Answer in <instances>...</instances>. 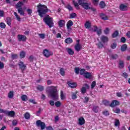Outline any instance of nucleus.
Listing matches in <instances>:
<instances>
[{
  "label": "nucleus",
  "instance_id": "f257e3e1",
  "mask_svg": "<svg viewBox=\"0 0 130 130\" xmlns=\"http://www.w3.org/2000/svg\"><path fill=\"white\" fill-rule=\"evenodd\" d=\"M46 91L50 95V97L54 101H57L58 100V91H57V89L53 86H48Z\"/></svg>",
  "mask_w": 130,
  "mask_h": 130
},
{
  "label": "nucleus",
  "instance_id": "f03ea898",
  "mask_svg": "<svg viewBox=\"0 0 130 130\" xmlns=\"http://www.w3.org/2000/svg\"><path fill=\"white\" fill-rule=\"evenodd\" d=\"M37 11L39 13V16H40L41 18L43 17V15H45L47 12H48V9H47V7L45 5H42L40 4L39 5L37 6Z\"/></svg>",
  "mask_w": 130,
  "mask_h": 130
},
{
  "label": "nucleus",
  "instance_id": "7ed1b4c3",
  "mask_svg": "<svg viewBox=\"0 0 130 130\" xmlns=\"http://www.w3.org/2000/svg\"><path fill=\"white\" fill-rule=\"evenodd\" d=\"M80 6H81L86 10H91L92 12H95L96 9L91 7V5L88 4L86 0H77Z\"/></svg>",
  "mask_w": 130,
  "mask_h": 130
},
{
  "label": "nucleus",
  "instance_id": "20e7f679",
  "mask_svg": "<svg viewBox=\"0 0 130 130\" xmlns=\"http://www.w3.org/2000/svg\"><path fill=\"white\" fill-rule=\"evenodd\" d=\"M37 126H40L41 129L43 130L46 127V130H54L53 128H52V126H48L46 127V125H45V123L41 121L40 120H38L36 122Z\"/></svg>",
  "mask_w": 130,
  "mask_h": 130
},
{
  "label": "nucleus",
  "instance_id": "39448f33",
  "mask_svg": "<svg viewBox=\"0 0 130 130\" xmlns=\"http://www.w3.org/2000/svg\"><path fill=\"white\" fill-rule=\"evenodd\" d=\"M44 22L48 25V26L51 28V27H53V19L52 17H50L49 15H47L45 16V17L44 18Z\"/></svg>",
  "mask_w": 130,
  "mask_h": 130
},
{
  "label": "nucleus",
  "instance_id": "423d86ee",
  "mask_svg": "<svg viewBox=\"0 0 130 130\" xmlns=\"http://www.w3.org/2000/svg\"><path fill=\"white\" fill-rule=\"evenodd\" d=\"M18 40L19 42L22 41V42H26L27 40V37L23 35H18L17 36Z\"/></svg>",
  "mask_w": 130,
  "mask_h": 130
},
{
  "label": "nucleus",
  "instance_id": "0eeeda50",
  "mask_svg": "<svg viewBox=\"0 0 130 130\" xmlns=\"http://www.w3.org/2000/svg\"><path fill=\"white\" fill-rule=\"evenodd\" d=\"M18 66H19V69L21 70L22 72L24 73V71H25V70H26V68H27L26 65L24 64L23 61H20L18 63Z\"/></svg>",
  "mask_w": 130,
  "mask_h": 130
},
{
  "label": "nucleus",
  "instance_id": "6e6552de",
  "mask_svg": "<svg viewBox=\"0 0 130 130\" xmlns=\"http://www.w3.org/2000/svg\"><path fill=\"white\" fill-rule=\"evenodd\" d=\"M43 54L45 57H49L50 55H52V52H50L47 49H45L43 51Z\"/></svg>",
  "mask_w": 130,
  "mask_h": 130
},
{
  "label": "nucleus",
  "instance_id": "1a4fd4ad",
  "mask_svg": "<svg viewBox=\"0 0 130 130\" xmlns=\"http://www.w3.org/2000/svg\"><path fill=\"white\" fill-rule=\"evenodd\" d=\"M119 105V101L117 100H114L112 102L111 104L109 105L110 107H115V106H117Z\"/></svg>",
  "mask_w": 130,
  "mask_h": 130
},
{
  "label": "nucleus",
  "instance_id": "9d476101",
  "mask_svg": "<svg viewBox=\"0 0 130 130\" xmlns=\"http://www.w3.org/2000/svg\"><path fill=\"white\" fill-rule=\"evenodd\" d=\"M15 114L16 113H15V111H7L6 115H7V116H10V117H14Z\"/></svg>",
  "mask_w": 130,
  "mask_h": 130
},
{
  "label": "nucleus",
  "instance_id": "9b49d317",
  "mask_svg": "<svg viewBox=\"0 0 130 130\" xmlns=\"http://www.w3.org/2000/svg\"><path fill=\"white\" fill-rule=\"evenodd\" d=\"M58 25L60 28H62L66 26V21L64 20H60L58 22Z\"/></svg>",
  "mask_w": 130,
  "mask_h": 130
},
{
  "label": "nucleus",
  "instance_id": "f8f14e48",
  "mask_svg": "<svg viewBox=\"0 0 130 130\" xmlns=\"http://www.w3.org/2000/svg\"><path fill=\"white\" fill-rule=\"evenodd\" d=\"M91 29L93 32H97L98 33H101L102 32V29L98 28L96 25L93 26Z\"/></svg>",
  "mask_w": 130,
  "mask_h": 130
},
{
  "label": "nucleus",
  "instance_id": "ddd939ff",
  "mask_svg": "<svg viewBox=\"0 0 130 130\" xmlns=\"http://www.w3.org/2000/svg\"><path fill=\"white\" fill-rule=\"evenodd\" d=\"M91 26H92V24L91 23V21H86V22L84 24V27L86 29H91Z\"/></svg>",
  "mask_w": 130,
  "mask_h": 130
},
{
  "label": "nucleus",
  "instance_id": "4468645a",
  "mask_svg": "<svg viewBox=\"0 0 130 130\" xmlns=\"http://www.w3.org/2000/svg\"><path fill=\"white\" fill-rule=\"evenodd\" d=\"M78 124L79 125H83L85 124V119L83 117H81L78 119Z\"/></svg>",
  "mask_w": 130,
  "mask_h": 130
},
{
  "label": "nucleus",
  "instance_id": "2eb2a0df",
  "mask_svg": "<svg viewBox=\"0 0 130 130\" xmlns=\"http://www.w3.org/2000/svg\"><path fill=\"white\" fill-rule=\"evenodd\" d=\"M101 40L103 43H106L108 41H109L108 37L105 36H102L101 38Z\"/></svg>",
  "mask_w": 130,
  "mask_h": 130
},
{
  "label": "nucleus",
  "instance_id": "dca6fc26",
  "mask_svg": "<svg viewBox=\"0 0 130 130\" xmlns=\"http://www.w3.org/2000/svg\"><path fill=\"white\" fill-rule=\"evenodd\" d=\"M75 49L77 52H79V51H81V49H82V45L80 44V43H77L75 46Z\"/></svg>",
  "mask_w": 130,
  "mask_h": 130
},
{
  "label": "nucleus",
  "instance_id": "f3484780",
  "mask_svg": "<svg viewBox=\"0 0 130 130\" xmlns=\"http://www.w3.org/2000/svg\"><path fill=\"white\" fill-rule=\"evenodd\" d=\"M120 11H126L127 10V5L124 4H121L119 6Z\"/></svg>",
  "mask_w": 130,
  "mask_h": 130
},
{
  "label": "nucleus",
  "instance_id": "a211bd4d",
  "mask_svg": "<svg viewBox=\"0 0 130 130\" xmlns=\"http://www.w3.org/2000/svg\"><path fill=\"white\" fill-rule=\"evenodd\" d=\"M67 84L68 85V86H69V87H70V88H76L77 87V84L75 83H72L71 82V81H68L67 82Z\"/></svg>",
  "mask_w": 130,
  "mask_h": 130
},
{
  "label": "nucleus",
  "instance_id": "6ab92c4d",
  "mask_svg": "<svg viewBox=\"0 0 130 130\" xmlns=\"http://www.w3.org/2000/svg\"><path fill=\"white\" fill-rule=\"evenodd\" d=\"M66 50L69 54L70 55H74V53H75V52L72 48H67Z\"/></svg>",
  "mask_w": 130,
  "mask_h": 130
},
{
  "label": "nucleus",
  "instance_id": "aec40b11",
  "mask_svg": "<svg viewBox=\"0 0 130 130\" xmlns=\"http://www.w3.org/2000/svg\"><path fill=\"white\" fill-rule=\"evenodd\" d=\"M73 23L72 20H69L67 23V27L68 29H71L72 26H73Z\"/></svg>",
  "mask_w": 130,
  "mask_h": 130
},
{
  "label": "nucleus",
  "instance_id": "412c9836",
  "mask_svg": "<svg viewBox=\"0 0 130 130\" xmlns=\"http://www.w3.org/2000/svg\"><path fill=\"white\" fill-rule=\"evenodd\" d=\"M84 77L86 78V79H90V78H92V75L90 72H86L84 75Z\"/></svg>",
  "mask_w": 130,
  "mask_h": 130
},
{
  "label": "nucleus",
  "instance_id": "4be33fe9",
  "mask_svg": "<svg viewBox=\"0 0 130 130\" xmlns=\"http://www.w3.org/2000/svg\"><path fill=\"white\" fill-rule=\"evenodd\" d=\"M24 5V3L22 2H19L16 5V9H20L22 8V6Z\"/></svg>",
  "mask_w": 130,
  "mask_h": 130
},
{
  "label": "nucleus",
  "instance_id": "5701e85b",
  "mask_svg": "<svg viewBox=\"0 0 130 130\" xmlns=\"http://www.w3.org/2000/svg\"><path fill=\"white\" fill-rule=\"evenodd\" d=\"M127 48V46L126 45V44H124L121 47V51L123 52L124 51H125V50H126Z\"/></svg>",
  "mask_w": 130,
  "mask_h": 130
},
{
  "label": "nucleus",
  "instance_id": "b1692460",
  "mask_svg": "<svg viewBox=\"0 0 130 130\" xmlns=\"http://www.w3.org/2000/svg\"><path fill=\"white\" fill-rule=\"evenodd\" d=\"M18 12L20 15L24 16L25 15V13L24 12V10H23V8H20L18 9Z\"/></svg>",
  "mask_w": 130,
  "mask_h": 130
},
{
  "label": "nucleus",
  "instance_id": "393cba45",
  "mask_svg": "<svg viewBox=\"0 0 130 130\" xmlns=\"http://www.w3.org/2000/svg\"><path fill=\"white\" fill-rule=\"evenodd\" d=\"M92 110L95 113H98V112H99V107L98 106H93Z\"/></svg>",
  "mask_w": 130,
  "mask_h": 130
},
{
  "label": "nucleus",
  "instance_id": "a878e982",
  "mask_svg": "<svg viewBox=\"0 0 130 130\" xmlns=\"http://www.w3.org/2000/svg\"><path fill=\"white\" fill-rule=\"evenodd\" d=\"M110 57L112 59H116V58H118V55L116 54H112L110 55Z\"/></svg>",
  "mask_w": 130,
  "mask_h": 130
},
{
  "label": "nucleus",
  "instance_id": "bb28decb",
  "mask_svg": "<svg viewBox=\"0 0 130 130\" xmlns=\"http://www.w3.org/2000/svg\"><path fill=\"white\" fill-rule=\"evenodd\" d=\"M101 19H102V20H108V17H107V16H106V15L103 14V13H102L101 14Z\"/></svg>",
  "mask_w": 130,
  "mask_h": 130
},
{
  "label": "nucleus",
  "instance_id": "cd10ccee",
  "mask_svg": "<svg viewBox=\"0 0 130 130\" xmlns=\"http://www.w3.org/2000/svg\"><path fill=\"white\" fill-rule=\"evenodd\" d=\"M124 67V63H123V61L120 60L119 62V68L120 69H123Z\"/></svg>",
  "mask_w": 130,
  "mask_h": 130
},
{
  "label": "nucleus",
  "instance_id": "c85d7f7f",
  "mask_svg": "<svg viewBox=\"0 0 130 130\" xmlns=\"http://www.w3.org/2000/svg\"><path fill=\"white\" fill-rule=\"evenodd\" d=\"M65 43H67L68 44L70 43H72L73 42V39L71 38H68L65 40Z\"/></svg>",
  "mask_w": 130,
  "mask_h": 130
},
{
  "label": "nucleus",
  "instance_id": "c756f323",
  "mask_svg": "<svg viewBox=\"0 0 130 130\" xmlns=\"http://www.w3.org/2000/svg\"><path fill=\"white\" fill-rule=\"evenodd\" d=\"M21 99L22 101H27L28 100V96L26 94H23L21 96Z\"/></svg>",
  "mask_w": 130,
  "mask_h": 130
},
{
  "label": "nucleus",
  "instance_id": "7c9ffc66",
  "mask_svg": "<svg viewBox=\"0 0 130 130\" xmlns=\"http://www.w3.org/2000/svg\"><path fill=\"white\" fill-rule=\"evenodd\" d=\"M37 90H39V91H40L41 92H42L44 90V87L42 85H38L37 87Z\"/></svg>",
  "mask_w": 130,
  "mask_h": 130
},
{
  "label": "nucleus",
  "instance_id": "2f4dec72",
  "mask_svg": "<svg viewBox=\"0 0 130 130\" xmlns=\"http://www.w3.org/2000/svg\"><path fill=\"white\" fill-rule=\"evenodd\" d=\"M79 74L81 76H84L85 74H86V70L85 69H81L79 72Z\"/></svg>",
  "mask_w": 130,
  "mask_h": 130
},
{
  "label": "nucleus",
  "instance_id": "473e14b6",
  "mask_svg": "<svg viewBox=\"0 0 130 130\" xmlns=\"http://www.w3.org/2000/svg\"><path fill=\"white\" fill-rule=\"evenodd\" d=\"M24 117L25 119H30L31 115H30V113H29L28 112H26L24 114Z\"/></svg>",
  "mask_w": 130,
  "mask_h": 130
},
{
  "label": "nucleus",
  "instance_id": "72a5a7b5",
  "mask_svg": "<svg viewBox=\"0 0 130 130\" xmlns=\"http://www.w3.org/2000/svg\"><path fill=\"white\" fill-rule=\"evenodd\" d=\"M25 55H26V52H25V51H22L20 52V58H24Z\"/></svg>",
  "mask_w": 130,
  "mask_h": 130
},
{
  "label": "nucleus",
  "instance_id": "f704fd0d",
  "mask_svg": "<svg viewBox=\"0 0 130 130\" xmlns=\"http://www.w3.org/2000/svg\"><path fill=\"white\" fill-rule=\"evenodd\" d=\"M60 99L61 100H64V99H66V96L63 94V91H62V90L60 91Z\"/></svg>",
  "mask_w": 130,
  "mask_h": 130
},
{
  "label": "nucleus",
  "instance_id": "c9c22d12",
  "mask_svg": "<svg viewBox=\"0 0 130 130\" xmlns=\"http://www.w3.org/2000/svg\"><path fill=\"white\" fill-rule=\"evenodd\" d=\"M14 16H15L17 21H21V17H20V16H19V15H18V13H17L16 12H14Z\"/></svg>",
  "mask_w": 130,
  "mask_h": 130
},
{
  "label": "nucleus",
  "instance_id": "e433bc0d",
  "mask_svg": "<svg viewBox=\"0 0 130 130\" xmlns=\"http://www.w3.org/2000/svg\"><path fill=\"white\" fill-rule=\"evenodd\" d=\"M80 68L79 67H76L75 68V73L76 75H79L80 73Z\"/></svg>",
  "mask_w": 130,
  "mask_h": 130
},
{
  "label": "nucleus",
  "instance_id": "4c0bfd02",
  "mask_svg": "<svg viewBox=\"0 0 130 130\" xmlns=\"http://www.w3.org/2000/svg\"><path fill=\"white\" fill-rule=\"evenodd\" d=\"M87 92V89H86V87H83L81 89V92L82 94H85Z\"/></svg>",
  "mask_w": 130,
  "mask_h": 130
},
{
  "label": "nucleus",
  "instance_id": "58836bf2",
  "mask_svg": "<svg viewBox=\"0 0 130 130\" xmlns=\"http://www.w3.org/2000/svg\"><path fill=\"white\" fill-rule=\"evenodd\" d=\"M116 46H117V44L116 43H113L111 45V48L115 49V48H116Z\"/></svg>",
  "mask_w": 130,
  "mask_h": 130
},
{
  "label": "nucleus",
  "instance_id": "ea45409f",
  "mask_svg": "<svg viewBox=\"0 0 130 130\" xmlns=\"http://www.w3.org/2000/svg\"><path fill=\"white\" fill-rule=\"evenodd\" d=\"M100 7L102 9H103V8H105V3L104 2H101L100 3Z\"/></svg>",
  "mask_w": 130,
  "mask_h": 130
},
{
  "label": "nucleus",
  "instance_id": "a19ab883",
  "mask_svg": "<svg viewBox=\"0 0 130 130\" xmlns=\"http://www.w3.org/2000/svg\"><path fill=\"white\" fill-rule=\"evenodd\" d=\"M61 105V103H60L59 101H57L55 103V106L56 107H60V106Z\"/></svg>",
  "mask_w": 130,
  "mask_h": 130
},
{
  "label": "nucleus",
  "instance_id": "79ce46f5",
  "mask_svg": "<svg viewBox=\"0 0 130 130\" xmlns=\"http://www.w3.org/2000/svg\"><path fill=\"white\" fill-rule=\"evenodd\" d=\"M8 97L9 98L12 99L14 97V92L13 91H10V92L8 94Z\"/></svg>",
  "mask_w": 130,
  "mask_h": 130
},
{
  "label": "nucleus",
  "instance_id": "37998d69",
  "mask_svg": "<svg viewBox=\"0 0 130 130\" xmlns=\"http://www.w3.org/2000/svg\"><path fill=\"white\" fill-rule=\"evenodd\" d=\"M96 45L98 47V48H102L103 47L104 45L101 42H100L98 44H96Z\"/></svg>",
  "mask_w": 130,
  "mask_h": 130
},
{
  "label": "nucleus",
  "instance_id": "c03bdc74",
  "mask_svg": "<svg viewBox=\"0 0 130 130\" xmlns=\"http://www.w3.org/2000/svg\"><path fill=\"white\" fill-rule=\"evenodd\" d=\"M64 69L63 68L60 69V74L61 76H64Z\"/></svg>",
  "mask_w": 130,
  "mask_h": 130
},
{
  "label": "nucleus",
  "instance_id": "a18cd8bd",
  "mask_svg": "<svg viewBox=\"0 0 130 130\" xmlns=\"http://www.w3.org/2000/svg\"><path fill=\"white\" fill-rule=\"evenodd\" d=\"M120 124L119 120H116L115 121L114 125L115 126H118Z\"/></svg>",
  "mask_w": 130,
  "mask_h": 130
},
{
  "label": "nucleus",
  "instance_id": "49530a36",
  "mask_svg": "<svg viewBox=\"0 0 130 130\" xmlns=\"http://www.w3.org/2000/svg\"><path fill=\"white\" fill-rule=\"evenodd\" d=\"M11 57L12 59H17V58H18V55H17L16 54H12Z\"/></svg>",
  "mask_w": 130,
  "mask_h": 130
},
{
  "label": "nucleus",
  "instance_id": "de8ad7c7",
  "mask_svg": "<svg viewBox=\"0 0 130 130\" xmlns=\"http://www.w3.org/2000/svg\"><path fill=\"white\" fill-rule=\"evenodd\" d=\"M39 36L41 39H44L45 38V34H39Z\"/></svg>",
  "mask_w": 130,
  "mask_h": 130
},
{
  "label": "nucleus",
  "instance_id": "09e8293b",
  "mask_svg": "<svg viewBox=\"0 0 130 130\" xmlns=\"http://www.w3.org/2000/svg\"><path fill=\"white\" fill-rule=\"evenodd\" d=\"M95 86H96V81H94L92 82V83L91 84V89H94V88H95Z\"/></svg>",
  "mask_w": 130,
  "mask_h": 130
},
{
  "label": "nucleus",
  "instance_id": "8fccbe9b",
  "mask_svg": "<svg viewBox=\"0 0 130 130\" xmlns=\"http://www.w3.org/2000/svg\"><path fill=\"white\" fill-rule=\"evenodd\" d=\"M120 42H121V43H125V42H126V39L124 37H122L120 39Z\"/></svg>",
  "mask_w": 130,
  "mask_h": 130
},
{
  "label": "nucleus",
  "instance_id": "3c124183",
  "mask_svg": "<svg viewBox=\"0 0 130 130\" xmlns=\"http://www.w3.org/2000/svg\"><path fill=\"white\" fill-rule=\"evenodd\" d=\"M0 27L1 28H2V29H5V28H6V24L4 22H1Z\"/></svg>",
  "mask_w": 130,
  "mask_h": 130
},
{
  "label": "nucleus",
  "instance_id": "603ef678",
  "mask_svg": "<svg viewBox=\"0 0 130 130\" xmlns=\"http://www.w3.org/2000/svg\"><path fill=\"white\" fill-rule=\"evenodd\" d=\"M41 111H42V109H41V108H39V111H37V113H36L37 116H39V115H40V112H41Z\"/></svg>",
  "mask_w": 130,
  "mask_h": 130
},
{
  "label": "nucleus",
  "instance_id": "864d4df0",
  "mask_svg": "<svg viewBox=\"0 0 130 130\" xmlns=\"http://www.w3.org/2000/svg\"><path fill=\"white\" fill-rule=\"evenodd\" d=\"M72 99H73V100H75V99H76V98H77V92H75V93H72Z\"/></svg>",
  "mask_w": 130,
  "mask_h": 130
},
{
  "label": "nucleus",
  "instance_id": "5fc2aeb1",
  "mask_svg": "<svg viewBox=\"0 0 130 130\" xmlns=\"http://www.w3.org/2000/svg\"><path fill=\"white\" fill-rule=\"evenodd\" d=\"M18 124V121H17L16 120H13L12 121V125H13L14 126H16V125H17Z\"/></svg>",
  "mask_w": 130,
  "mask_h": 130
},
{
  "label": "nucleus",
  "instance_id": "6e6d98bb",
  "mask_svg": "<svg viewBox=\"0 0 130 130\" xmlns=\"http://www.w3.org/2000/svg\"><path fill=\"white\" fill-rule=\"evenodd\" d=\"M5 68V64L4 62L0 61V70H3Z\"/></svg>",
  "mask_w": 130,
  "mask_h": 130
},
{
  "label": "nucleus",
  "instance_id": "4d7b16f0",
  "mask_svg": "<svg viewBox=\"0 0 130 130\" xmlns=\"http://www.w3.org/2000/svg\"><path fill=\"white\" fill-rule=\"evenodd\" d=\"M32 12L33 11H32V9H27V12L28 15H31V14H32Z\"/></svg>",
  "mask_w": 130,
  "mask_h": 130
},
{
  "label": "nucleus",
  "instance_id": "13d9d810",
  "mask_svg": "<svg viewBox=\"0 0 130 130\" xmlns=\"http://www.w3.org/2000/svg\"><path fill=\"white\" fill-rule=\"evenodd\" d=\"M76 16H77V14L76 13H72L70 15V18L71 19H73V18H76Z\"/></svg>",
  "mask_w": 130,
  "mask_h": 130
},
{
  "label": "nucleus",
  "instance_id": "bf43d9fd",
  "mask_svg": "<svg viewBox=\"0 0 130 130\" xmlns=\"http://www.w3.org/2000/svg\"><path fill=\"white\" fill-rule=\"evenodd\" d=\"M0 17H5V12L0 10Z\"/></svg>",
  "mask_w": 130,
  "mask_h": 130
},
{
  "label": "nucleus",
  "instance_id": "052dcab7",
  "mask_svg": "<svg viewBox=\"0 0 130 130\" xmlns=\"http://www.w3.org/2000/svg\"><path fill=\"white\" fill-rule=\"evenodd\" d=\"M66 8L70 11H73V7H72V6H71L70 5L66 6Z\"/></svg>",
  "mask_w": 130,
  "mask_h": 130
},
{
  "label": "nucleus",
  "instance_id": "680f3d73",
  "mask_svg": "<svg viewBox=\"0 0 130 130\" xmlns=\"http://www.w3.org/2000/svg\"><path fill=\"white\" fill-rule=\"evenodd\" d=\"M103 114L105 116H108V115H109V112H108V111H105L103 112Z\"/></svg>",
  "mask_w": 130,
  "mask_h": 130
},
{
  "label": "nucleus",
  "instance_id": "e2e57ef3",
  "mask_svg": "<svg viewBox=\"0 0 130 130\" xmlns=\"http://www.w3.org/2000/svg\"><path fill=\"white\" fill-rule=\"evenodd\" d=\"M118 33H113L112 35V37L113 38H115L116 37H117V36H118Z\"/></svg>",
  "mask_w": 130,
  "mask_h": 130
},
{
  "label": "nucleus",
  "instance_id": "0e129e2a",
  "mask_svg": "<svg viewBox=\"0 0 130 130\" xmlns=\"http://www.w3.org/2000/svg\"><path fill=\"white\" fill-rule=\"evenodd\" d=\"M29 102H30V103H32V104H37L36 102H35V100L34 99H30L29 100Z\"/></svg>",
  "mask_w": 130,
  "mask_h": 130
},
{
  "label": "nucleus",
  "instance_id": "69168bd1",
  "mask_svg": "<svg viewBox=\"0 0 130 130\" xmlns=\"http://www.w3.org/2000/svg\"><path fill=\"white\" fill-rule=\"evenodd\" d=\"M114 111L115 113H120V109L118 108H117Z\"/></svg>",
  "mask_w": 130,
  "mask_h": 130
},
{
  "label": "nucleus",
  "instance_id": "338daca9",
  "mask_svg": "<svg viewBox=\"0 0 130 130\" xmlns=\"http://www.w3.org/2000/svg\"><path fill=\"white\" fill-rule=\"evenodd\" d=\"M49 104L50 105H51V106H54V104H55L54 103V101H52V100H50L49 101Z\"/></svg>",
  "mask_w": 130,
  "mask_h": 130
},
{
  "label": "nucleus",
  "instance_id": "774afa93",
  "mask_svg": "<svg viewBox=\"0 0 130 130\" xmlns=\"http://www.w3.org/2000/svg\"><path fill=\"white\" fill-rule=\"evenodd\" d=\"M74 5L76 8L77 9H79V4H78V3L75 2V1H73Z\"/></svg>",
  "mask_w": 130,
  "mask_h": 130
}]
</instances>
